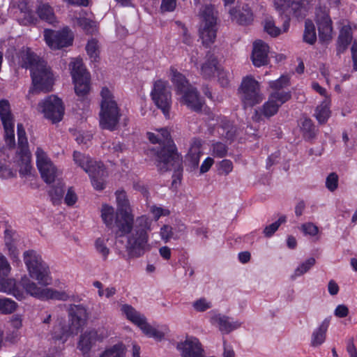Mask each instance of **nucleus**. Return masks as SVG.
I'll return each mask as SVG.
<instances>
[{"label": "nucleus", "instance_id": "63", "mask_svg": "<svg viewBox=\"0 0 357 357\" xmlns=\"http://www.w3.org/2000/svg\"><path fill=\"white\" fill-rule=\"evenodd\" d=\"M151 212L155 220H158L161 216H166L169 214V211L161 207L153 206L151 208Z\"/></svg>", "mask_w": 357, "mask_h": 357}, {"label": "nucleus", "instance_id": "47", "mask_svg": "<svg viewBox=\"0 0 357 357\" xmlns=\"http://www.w3.org/2000/svg\"><path fill=\"white\" fill-rule=\"evenodd\" d=\"M49 193L54 204L59 203L64 194V184L59 182L56 185L52 186Z\"/></svg>", "mask_w": 357, "mask_h": 357}, {"label": "nucleus", "instance_id": "21", "mask_svg": "<svg viewBox=\"0 0 357 357\" xmlns=\"http://www.w3.org/2000/svg\"><path fill=\"white\" fill-rule=\"evenodd\" d=\"M178 96H179L178 100L181 104L186 105L189 109L195 112L202 110L203 102L194 86L190 87Z\"/></svg>", "mask_w": 357, "mask_h": 357}, {"label": "nucleus", "instance_id": "12", "mask_svg": "<svg viewBox=\"0 0 357 357\" xmlns=\"http://www.w3.org/2000/svg\"><path fill=\"white\" fill-rule=\"evenodd\" d=\"M240 93L245 107H252L263 100L259 84L252 76L243 78L240 88Z\"/></svg>", "mask_w": 357, "mask_h": 357}, {"label": "nucleus", "instance_id": "56", "mask_svg": "<svg viewBox=\"0 0 357 357\" xmlns=\"http://www.w3.org/2000/svg\"><path fill=\"white\" fill-rule=\"evenodd\" d=\"M102 148L112 153L117 154L123 151L124 146L120 142H105Z\"/></svg>", "mask_w": 357, "mask_h": 357}, {"label": "nucleus", "instance_id": "5", "mask_svg": "<svg viewBox=\"0 0 357 357\" xmlns=\"http://www.w3.org/2000/svg\"><path fill=\"white\" fill-rule=\"evenodd\" d=\"M23 259L30 278L42 286L52 283L50 267L39 253L33 250H26L23 253Z\"/></svg>", "mask_w": 357, "mask_h": 357}, {"label": "nucleus", "instance_id": "13", "mask_svg": "<svg viewBox=\"0 0 357 357\" xmlns=\"http://www.w3.org/2000/svg\"><path fill=\"white\" fill-rule=\"evenodd\" d=\"M73 38V33L68 27H64L59 31L47 29L44 30V39L52 50H59L72 45Z\"/></svg>", "mask_w": 357, "mask_h": 357}, {"label": "nucleus", "instance_id": "23", "mask_svg": "<svg viewBox=\"0 0 357 357\" xmlns=\"http://www.w3.org/2000/svg\"><path fill=\"white\" fill-rule=\"evenodd\" d=\"M268 46L261 40H257L253 44L252 59L253 64L260 67L268 63Z\"/></svg>", "mask_w": 357, "mask_h": 357}, {"label": "nucleus", "instance_id": "7", "mask_svg": "<svg viewBox=\"0 0 357 357\" xmlns=\"http://www.w3.org/2000/svg\"><path fill=\"white\" fill-rule=\"evenodd\" d=\"M68 325L60 335L54 334L53 338L66 342L70 335H76L86 324L88 313L82 305H70L68 308Z\"/></svg>", "mask_w": 357, "mask_h": 357}, {"label": "nucleus", "instance_id": "15", "mask_svg": "<svg viewBox=\"0 0 357 357\" xmlns=\"http://www.w3.org/2000/svg\"><path fill=\"white\" fill-rule=\"evenodd\" d=\"M39 107L45 117L52 123L61 121L64 114L62 100L55 96H50L40 102Z\"/></svg>", "mask_w": 357, "mask_h": 357}, {"label": "nucleus", "instance_id": "59", "mask_svg": "<svg viewBox=\"0 0 357 357\" xmlns=\"http://www.w3.org/2000/svg\"><path fill=\"white\" fill-rule=\"evenodd\" d=\"M192 306L198 312H204L211 307V303L203 298L195 301Z\"/></svg>", "mask_w": 357, "mask_h": 357}, {"label": "nucleus", "instance_id": "49", "mask_svg": "<svg viewBox=\"0 0 357 357\" xmlns=\"http://www.w3.org/2000/svg\"><path fill=\"white\" fill-rule=\"evenodd\" d=\"M77 24L80 26L86 33H93L96 31L95 22L85 18L80 17L76 20Z\"/></svg>", "mask_w": 357, "mask_h": 357}, {"label": "nucleus", "instance_id": "33", "mask_svg": "<svg viewBox=\"0 0 357 357\" xmlns=\"http://www.w3.org/2000/svg\"><path fill=\"white\" fill-rule=\"evenodd\" d=\"M329 324L330 320L325 319L319 327L313 331L311 338V345L312 347L319 346L324 342Z\"/></svg>", "mask_w": 357, "mask_h": 357}, {"label": "nucleus", "instance_id": "11", "mask_svg": "<svg viewBox=\"0 0 357 357\" xmlns=\"http://www.w3.org/2000/svg\"><path fill=\"white\" fill-rule=\"evenodd\" d=\"M151 96L155 105L162 110L166 117H169L172 106V93L168 82L156 80L153 84Z\"/></svg>", "mask_w": 357, "mask_h": 357}, {"label": "nucleus", "instance_id": "38", "mask_svg": "<svg viewBox=\"0 0 357 357\" xmlns=\"http://www.w3.org/2000/svg\"><path fill=\"white\" fill-rule=\"evenodd\" d=\"M101 218L108 228H112L116 225V213L114 208L107 204H103L101 209Z\"/></svg>", "mask_w": 357, "mask_h": 357}, {"label": "nucleus", "instance_id": "4", "mask_svg": "<svg viewBox=\"0 0 357 357\" xmlns=\"http://www.w3.org/2000/svg\"><path fill=\"white\" fill-rule=\"evenodd\" d=\"M100 96V126L102 129L114 130L119 121L120 109L113 94L107 87L102 89Z\"/></svg>", "mask_w": 357, "mask_h": 357}, {"label": "nucleus", "instance_id": "20", "mask_svg": "<svg viewBox=\"0 0 357 357\" xmlns=\"http://www.w3.org/2000/svg\"><path fill=\"white\" fill-rule=\"evenodd\" d=\"M291 98L289 92L274 91L273 92L268 100L263 105L261 112L266 117H271L275 115L279 107Z\"/></svg>", "mask_w": 357, "mask_h": 357}, {"label": "nucleus", "instance_id": "6", "mask_svg": "<svg viewBox=\"0 0 357 357\" xmlns=\"http://www.w3.org/2000/svg\"><path fill=\"white\" fill-rule=\"evenodd\" d=\"M199 36L203 45H208L213 43L218 31L217 12L213 6L205 5L199 9Z\"/></svg>", "mask_w": 357, "mask_h": 357}, {"label": "nucleus", "instance_id": "32", "mask_svg": "<svg viewBox=\"0 0 357 357\" xmlns=\"http://www.w3.org/2000/svg\"><path fill=\"white\" fill-rule=\"evenodd\" d=\"M20 285L27 294L41 300L44 288L38 287V285L28 276L24 275L22 277L20 281Z\"/></svg>", "mask_w": 357, "mask_h": 357}, {"label": "nucleus", "instance_id": "10", "mask_svg": "<svg viewBox=\"0 0 357 357\" xmlns=\"http://www.w3.org/2000/svg\"><path fill=\"white\" fill-rule=\"evenodd\" d=\"M121 311L129 321L137 325L146 336L153 337L156 340H161L164 337L165 334L151 326L147 322L146 317L132 306L123 304L121 307Z\"/></svg>", "mask_w": 357, "mask_h": 357}, {"label": "nucleus", "instance_id": "26", "mask_svg": "<svg viewBox=\"0 0 357 357\" xmlns=\"http://www.w3.org/2000/svg\"><path fill=\"white\" fill-rule=\"evenodd\" d=\"M73 160L75 164L82 168L89 175H93L96 167L102 165L101 162L94 161L89 156L77 151L73 152Z\"/></svg>", "mask_w": 357, "mask_h": 357}, {"label": "nucleus", "instance_id": "52", "mask_svg": "<svg viewBox=\"0 0 357 357\" xmlns=\"http://www.w3.org/2000/svg\"><path fill=\"white\" fill-rule=\"evenodd\" d=\"M286 216L282 215L275 222L266 226L264 229V234L266 237H271L279 228L281 224L285 222Z\"/></svg>", "mask_w": 357, "mask_h": 357}, {"label": "nucleus", "instance_id": "46", "mask_svg": "<svg viewBox=\"0 0 357 357\" xmlns=\"http://www.w3.org/2000/svg\"><path fill=\"white\" fill-rule=\"evenodd\" d=\"M264 31L272 37L279 36L282 31L275 24L272 17H266L264 22Z\"/></svg>", "mask_w": 357, "mask_h": 357}, {"label": "nucleus", "instance_id": "34", "mask_svg": "<svg viewBox=\"0 0 357 357\" xmlns=\"http://www.w3.org/2000/svg\"><path fill=\"white\" fill-rule=\"evenodd\" d=\"M201 146L202 144L199 140H195L192 144L186 157L187 160L194 168L198 166L199 158L202 154Z\"/></svg>", "mask_w": 357, "mask_h": 357}, {"label": "nucleus", "instance_id": "3", "mask_svg": "<svg viewBox=\"0 0 357 357\" xmlns=\"http://www.w3.org/2000/svg\"><path fill=\"white\" fill-rule=\"evenodd\" d=\"M162 147L156 153V166L160 172L173 171V177L180 179L183 172L182 157L178 153L167 128L158 130Z\"/></svg>", "mask_w": 357, "mask_h": 357}, {"label": "nucleus", "instance_id": "18", "mask_svg": "<svg viewBox=\"0 0 357 357\" xmlns=\"http://www.w3.org/2000/svg\"><path fill=\"white\" fill-rule=\"evenodd\" d=\"M315 22L319 37L321 41H329L333 38V22L328 11L323 8H317L315 13Z\"/></svg>", "mask_w": 357, "mask_h": 357}, {"label": "nucleus", "instance_id": "19", "mask_svg": "<svg viewBox=\"0 0 357 357\" xmlns=\"http://www.w3.org/2000/svg\"><path fill=\"white\" fill-rule=\"evenodd\" d=\"M0 119L2 121L6 143L12 146L15 145L14 119L8 100L0 101Z\"/></svg>", "mask_w": 357, "mask_h": 357}, {"label": "nucleus", "instance_id": "41", "mask_svg": "<svg viewBox=\"0 0 357 357\" xmlns=\"http://www.w3.org/2000/svg\"><path fill=\"white\" fill-rule=\"evenodd\" d=\"M303 40L310 45H313L317 40L315 26L311 20L305 22Z\"/></svg>", "mask_w": 357, "mask_h": 357}, {"label": "nucleus", "instance_id": "61", "mask_svg": "<svg viewBox=\"0 0 357 357\" xmlns=\"http://www.w3.org/2000/svg\"><path fill=\"white\" fill-rule=\"evenodd\" d=\"M77 201V196L73 189L70 187L68 188V192L65 196L64 202L68 206L74 205Z\"/></svg>", "mask_w": 357, "mask_h": 357}, {"label": "nucleus", "instance_id": "39", "mask_svg": "<svg viewBox=\"0 0 357 357\" xmlns=\"http://www.w3.org/2000/svg\"><path fill=\"white\" fill-rule=\"evenodd\" d=\"M126 347L122 343L109 347L102 351L99 357H125Z\"/></svg>", "mask_w": 357, "mask_h": 357}, {"label": "nucleus", "instance_id": "54", "mask_svg": "<svg viewBox=\"0 0 357 357\" xmlns=\"http://www.w3.org/2000/svg\"><path fill=\"white\" fill-rule=\"evenodd\" d=\"M289 80L287 76H281L278 79L271 82L269 85L275 91H281L282 89L289 85Z\"/></svg>", "mask_w": 357, "mask_h": 357}, {"label": "nucleus", "instance_id": "31", "mask_svg": "<svg viewBox=\"0 0 357 357\" xmlns=\"http://www.w3.org/2000/svg\"><path fill=\"white\" fill-rule=\"evenodd\" d=\"M20 285L27 294L41 300L44 288L38 287V285L28 276L24 275L22 277L20 281Z\"/></svg>", "mask_w": 357, "mask_h": 357}, {"label": "nucleus", "instance_id": "50", "mask_svg": "<svg viewBox=\"0 0 357 357\" xmlns=\"http://www.w3.org/2000/svg\"><path fill=\"white\" fill-rule=\"evenodd\" d=\"M315 259L313 257H310L307 259L305 261L302 263L294 271V274L293 275L294 278L301 276L307 272L314 264H315Z\"/></svg>", "mask_w": 357, "mask_h": 357}, {"label": "nucleus", "instance_id": "42", "mask_svg": "<svg viewBox=\"0 0 357 357\" xmlns=\"http://www.w3.org/2000/svg\"><path fill=\"white\" fill-rule=\"evenodd\" d=\"M17 137H18V146L21 150V153L26 156L29 153L28 141L26 137V132L21 123L17 124Z\"/></svg>", "mask_w": 357, "mask_h": 357}, {"label": "nucleus", "instance_id": "44", "mask_svg": "<svg viewBox=\"0 0 357 357\" xmlns=\"http://www.w3.org/2000/svg\"><path fill=\"white\" fill-rule=\"evenodd\" d=\"M107 239L98 238L96 240L94 244L96 252L101 256L103 261L107 259L110 252L109 248L107 246Z\"/></svg>", "mask_w": 357, "mask_h": 357}, {"label": "nucleus", "instance_id": "53", "mask_svg": "<svg viewBox=\"0 0 357 357\" xmlns=\"http://www.w3.org/2000/svg\"><path fill=\"white\" fill-rule=\"evenodd\" d=\"M17 17L19 23L24 26L34 24L36 21V19L31 10L26 11V13H24L17 14Z\"/></svg>", "mask_w": 357, "mask_h": 357}, {"label": "nucleus", "instance_id": "36", "mask_svg": "<svg viewBox=\"0 0 357 357\" xmlns=\"http://www.w3.org/2000/svg\"><path fill=\"white\" fill-rule=\"evenodd\" d=\"M93 175H89L91 183L95 189L101 190L105 188V183L103 178L106 176L105 170L103 165L98 166L95 169Z\"/></svg>", "mask_w": 357, "mask_h": 357}, {"label": "nucleus", "instance_id": "57", "mask_svg": "<svg viewBox=\"0 0 357 357\" xmlns=\"http://www.w3.org/2000/svg\"><path fill=\"white\" fill-rule=\"evenodd\" d=\"M5 242L10 255L14 258L17 257L18 255V252L16 247L12 243L10 231L8 229L5 231Z\"/></svg>", "mask_w": 357, "mask_h": 357}, {"label": "nucleus", "instance_id": "37", "mask_svg": "<svg viewBox=\"0 0 357 357\" xmlns=\"http://www.w3.org/2000/svg\"><path fill=\"white\" fill-rule=\"evenodd\" d=\"M330 100L326 98L322 102L318 105L315 110V116L320 123L326 122L330 116L331 111L329 109Z\"/></svg>", "mask_w": 357, "mask_h": 357}, {"label": "nucleus", "instance_id": "16", "mask_svg": "<svg viewBox=\"0 0 357 357\" xmlns=\"http://www.w3.org/2000/svg\"><path fill=\"white\" fill-rule=\"evenodd\" d=\"M107 336L108 334L104 329L86 331L79 337L77 349L82 351L83 356L87 357L92 347L97 342H102Z\"/></svg>", "mask_w": 357, "mask_h": 357}, {"label": "nucleus", "instance_id": "17", "mask_svg": "<svg viewBox=\"0 0 357 357\" xmlns=\"http://www.w3.org/2000/svg\"><path fill=\"white\" fill-rule=\"evenodd\" d=\"M209 125L213 128L211 132H216L222 139L232 142L236 137L237 128L225 116H217L215 119L213 118Z\"/></svg>", "mask_w": 357, "mask_h": 357}, {"label": "nucleus", "instance_id": "29", "mask_svg": "<svg viewBox=\"0 0 357 357\" xmlns=\"http://www.w3.org/2000/svg\"><path fill=\"white\" fill-rule=\"evenodd\" d=\"M219 68L216 57L208 52L206 56V61L202 65L201 74L204 78L209 79L215 75Z\"/></svg>", "mask_w": 357, "mask_h": 357}, {"label": "nucleus", "instance_id": "22", "mask_svg": "<svg viewBox=\"0 0 357 357\" xmlns=\"http://www.w3.org/2000/svg\"><path fill=\"white\" fill-rule=\"evenodd\" d=\"M177 349L181 351L183 357H204L201 343L195 337L188 338L178 344Z\"/></svg>", "mask_w": 357, "mask_h": 357}, {"label": "nucleus", "instance_id": "8", "mask_svg": "<svg viewBox=\"0 0 357 357\" xmlns=\"http://www.w3.org/2000/svg\"><path fill=\"white\" fill-rule=\"evenodd\" d=\"M306 5L305 1L296 2L289 0H274V6L283 20V32L289 29L291 15L298 19L305 17L307 12Z\"/></svg>", "mask_w": 357, "mask_h": 357}, {"label": "nucleus", "instance_id": "45", "mask_svg": "<svg viewBox=\"0 0 357 357\" xmlns=\"http://www.w3.org/2000/svg\"><path fill=\"white\" fill-rule=\"evenodd\" d=\"M301 128L305 138L312 139L315 136V126L310 119L302 120Z\"/></svg>", "mask_w": 357, "mask_h": 357}, {"label": "nucleus", "instance_id": "58", "mask_svg": "<svg viewBox=\"0 0 357 357\" xmlns=\"http://www.w3.org/2000/svg\"><path fill=\"white\" fill-rule=\"evenodd\" d=\"M232 169L233 164L229 160H222L218 164V172L220 174L227 175Z\"/></svg>", "mask_w": 357, "mask_h": 357}, {"label": "nucleus", "instance_id": "28", "mask_svg": "<svg viewBox=\"0 0 357 357\" xmlns=\"http://www.w3.org/2000/svg\"><path fill=\"white\" fill-rule=\"evenodd\" d=\"M170 79L174 86L177 96L192 86L185 77L174 67L170 68Z\"/></svg>", "mask_w": 357, "mask_h": 357}, {"label": "nucleus", "instance_id": "43", "mask_svg": "<svg viewBox=\"0 0 357 357\" xmlns=\"http://www.w3.org/2000/svg\"><path fill=\"white\" fill-rule=\"evenodd\" d=\"M17 307V303L8 298H0V314L13 313Z\"/></svg>", "mask_w": 357, "mask_h": 357}, {"label": "nucleus", "instance_id": "48", "mask_svg": "<svg viewBox=\"0 0 357 357\" xmlns=\"http://www.w3.org/2000/svg\"><path fill=\"white\" fill-rule=\"evenodd\" d=\"M86 50L92 61H96L99 56V45L98 40L91 39L89 40Z\"/></svg>", "mask_w": 357, "mask_h": 357}, {"label": "nucleus", "instance_id": "62", "mask_svg": "<svg viewBox=\"0 0 357 357\" xmlns=\"http://www.w3.org/2000/svg\"><path fill=\"white\" fill-rule=\"evenodd\" d=\"M305 234L315 236L318 233V227L311 222L303 224L301 227Z\"/></svg>", "mask_w": 357, "mask_h": 357}, {"label": "nucleus", "instance_id": "25", "mask_svg": "<svg viewBox=\"0 0 357 357\" xmlns=\"http://www.w3.org/2000/svg\"><path fill=\"white\" fill-rule=\"evenodd\" d=\"M213 325L218 327L222 333H229L232 331L241 326V322L233 321L230 317L225 315L217 314L211 318Z\"/></svg>", "mask_w": 357, "mask_h": 357}, {"label": "nucleus", "instance_id": "35", "mask_svg": "<svg viewBox=\"0 0 357 357\" xmlns=\"http://www.w3.org/2000/svg\"><path fill=\"white\" fill-rule=\"evenodd\" d=\"M37 14L39 17L50 24H53L56 22L53 8L47 3H41L37 8Z\"/></svg>", "mask_w": 357, "mask_h": 357}, {"label": "nucleus", "instance_id": "1", "mask_svg": "<svg viewBox=\"0 0 357 357\" xmlns=\"http://www.w3.org/2000/svg\"><path fill=\"white\" fill-rule=\"evenodd\" d=\"M117 209L116 212L115 236L116 243L121 242L119 238L126 236V251L129 258H138L151 249L149 232L151 230V220L142 215L135 220L127 195L123 190L115 193Z\"/></svg>", "mask_w": 357, "mask_h": 357}, {"label": "nucleus", "instance_id": "55", "mask_svg": "<svg viewBox=\"0 0 357 357\" xmlns=\"http://www.w3.org/2000/svg\"><path fill=\"white\" fill-rule=\"evenodd\" d=\"M338 185V176L336 173H331L326 178V186L331 191H335Z\"/></svg>", "mask_w": 357, "mask_h": 357}, {"label": "nucleus", "instance_id": "64", "mask_svg": "<svg viewBox=\"0 0 357 357\" xmlns=\"http://www.w3.org/2000/svg\"><path fill=\"white\" fill-rule=\"evenodd\" d=\"M160 233L162 239L165 242H167L173 236L172 228L167 225H163L161 227Z\"/></svg>", "mask_w": 357, "mask_h": 357}, {"label": "nucleus", "instance_id": "9", "mask_svg": "<svg viewBox=\"0 0 357 357\" xmlns=\"http://www.w3.org/2000/svg\"><path fill=\"white\" fill-rule=\"evenodd\" d=\"M71 75L73 77L76 95L84 98L91 90V77L89 73L84 66L82 60L76 59L70 63Z\"/></svg>", "mask_w": 357, "mask_h": 357}, {"label": "nucleus", "instance_id": "30", "mask_svg": "<svg viewBox=\"0 0 357 357\" xmlns=\"http://www.w3.org/2000/svg\"><path fill=\"white\" fill-rule=\"evenodd\" d=\"M0 291L11 294L20 301L24 298V293L18 289L13 278L0 279Z\"/></svg>", "mask_w": 357, "mask_h": 357}, {"label": "nucleus", "instance_id": "60", "mask_svg": "<svg viewBox=\"0 0 357 357\" xmlns=\"http://www.w3.org/2000/svg\"><path fill=\"white\" fill-rule=\"evenodd\" d=\"M10 269V266L6 258L0 253V276H7Z\"/></svg>", "mask_w": 357, "mask_h": 357}, {"label": "nucleus", "instance_id": "40", "mask_svg": "<svg viewBox=\"0 0 357 357\" xmlns=\"http://www.w3.org/2000/svg\"><path fill=\"white\" fill-rule=\"evenodd\" d=\"M69 295L64 291H58L52 288H44L41 300L67 301Z\"/></svg>", "mask_w": 357, "mask_h": 357}, {"label": "nucleus", "instance_id": "51", "mask_svg": "<svg viewBox=\"0 0 357 357\" xmlns=\"http://www.w3.org/2000/svg\"><path fill=\"white\" fill-rule=\"evenodd\" d=\"M212 155L218 158H224L227 155L228 148L222 142H215L211 145Z\"/></svg>", "mask_w": 357, "mask_h": 357}, {"label": "nucleus", "instance_id": "14", "mask_svg": "<svg viewBox=\"0 0 357 357\" xmlns=\"http://www.w3.org/2000/svg\"><path fill=\"white\" fill-rule=\"evenodd\" d=\"M36 165L42 178L46 183H52L60 174L47 153L40 147L36 151Z\"/></svg>", "mask_w": 357, "mask_h": 357}, {"label": "nucleus", "instance_id": "24", "mask_svg": "<svg viewBox=\"0 0 357 357\" xmlns=\"http://www.w3.org/2000/svg\"><path fill=\"white\" fill-rule=\"evenodd\" d=\"M229 14L232 20L241 25H248L253 20V14L247 4L231 9Z\"/></svg>", "mask_w": 357, "mask_h": 357}, {"label": "nucleus", "instance_id": "2", "mask_svg": "<svg viewBox=\"0 0 357 357\" xmlns=\"http://www.w3.org/2000/svg\"><path fill=\"white\" fill-rule=\"evenodd\" d=\"M19 63L31 71L33 88L29 93L49 92L54 84V76L45 61L41 60L29 48L22 49L19 54Z\"/></svg>", "mask_w": 357, "mask_h": 357}, {"label": "nucleus", "instance_id": "27", "mask_svg": "<svg viewBox=\"0 0 357 357\" xmlns=\"http://www.w3.org/2000/svg\"><path fill=\"white\" fill-rule=\"evenodd\" d=\"M338 36L339 47L344 50L351 43L353 36V29H356L355 25H352L349 22L342 21Z\"/></svg>", "mask_w": 357, "mask_h": 357}]
</instances>
